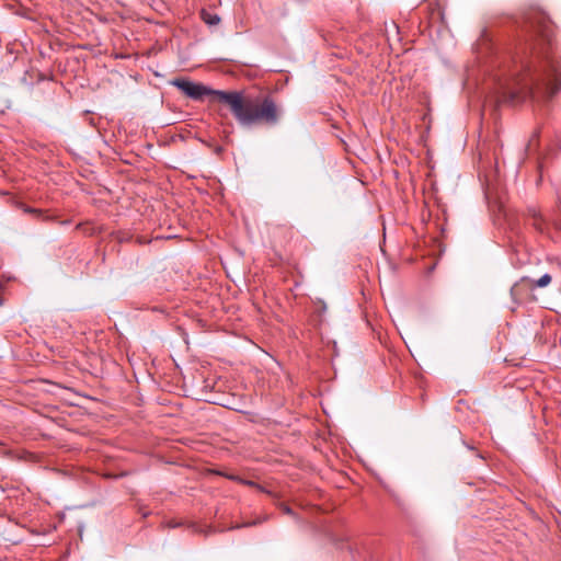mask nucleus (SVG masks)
Segmentation results:
<instances>
[{
  "mask_svg": "<svg viewBox=\"0 0 561 561\" xmlns=\"http://www.w3.org/2000/svg\"><path fill=\"white\" fill-rule=\"evenodd\" d=\"M171 84L195 101H201L206 95H215L219 102L229 106L234 119L242 127L275 126L283 115L280 105L271 95L251 96L241 91L213 90L184 78H176Z\"/></svg>",
  "mask_w": 561,
  "mask_h": 561,
  "instance_id": "obj_1",
  "label": "nucleus"
},
{
  "mask_svg": "<svg viewBox=\"0 0 561 561\" xmlns=\"http://www.w3.org/2000/svg\"><path fill=\"white\" fill-rule=\"evenodd\" d=\"M257 523H259L257 520L248 522V523H244V524H241V525L232 526L231 529L241 528V527H249V526L256 525Z\"/></svg>",
  "mask_w": 561,
  "mask_h": 561,
  "instance_id": "obj_6",
  "label": "nucleus"
},
{
  "mask_svg": "<svg viewBox=\"0 0 561 561\" xmlns=\"http://www.w3.org/2000/svg\"><path fill=\"white\" fill-rule=\"evenodd\" d=\"M229 479L231 480H234V481H238L242 484H245V485H250V486H256L259 490L263 491V488L259 486L255 482L253 481H250V480H244L240 477H237V476H229Z\"/></svg>",
  "mask_w": 561,
  "mask_h": 561,
  "instance_id": "obj_5",
  "label": "nucleus"
},
{
  "mask_svg": "<svg viewBox=\"0 0 561 561\" xmlns=\"http://www.w3.org/2000/svg\"><path fill=\"white\" fill-rule=\"evenodd\" d=\"M283 511H284V513H286V514H293L291 508H290V507H288V506H284V507H283Z\"/></svg>",
  "mask_w": 561,
  "mask_h": 561,
  "instance_id": "obj_7",
  "label": "nucleus"
},
{
  "mask_svg": "<svg viewBox=\"0 0 561 561\" xmlns=\"http://www.w3.org/2000/svg\"><path fill=\"white\" fill-rule=\"evenodd\" d=\"M561 88V60L547 56L537 62L520 61L499 82L501 101L519 102L528 96L551 99Z\"/></svg>",
  "mask_w": 561,
  "mask_h": 561,
  "instance_id": "obj_2",
  "label": "nucleus"
},
{
  "mask_svg": "<svg viewBox=\"0 0 561 561\" xmlns=\"http://www.w3.org/2000/svg\"><path fill=\"white\" fill-rule=\"evenodd\" d=\"M551 276L550 274H543L540 278L534 280L529 277H523L518 283H516L511 288V296L515 301L519 299V290L524 284H527L530 289L535 287H546L551 283Z\"/></svg>",
  "mask_w": 561,
  "mask_h": 561,
  "instance_id": "obj_3",
  "label": "nucleus"
},
{
  "mask_svg": "<svg viewBox=\"0 0 561 561\" xmlns=\"http://www.w3.org/2000/svg\"><path fill=\"white\" fill-rule=\"evenodd\" d=\"M202 19L208 25H217L220 22V18L217 14L209 13L205 10L202 11Z\"/></svg>",
  "mask_w": 561,
  "mask_h": 561,
  "instance_id": "obj_4",
  "label": "nucleus"
}]
</instances>
